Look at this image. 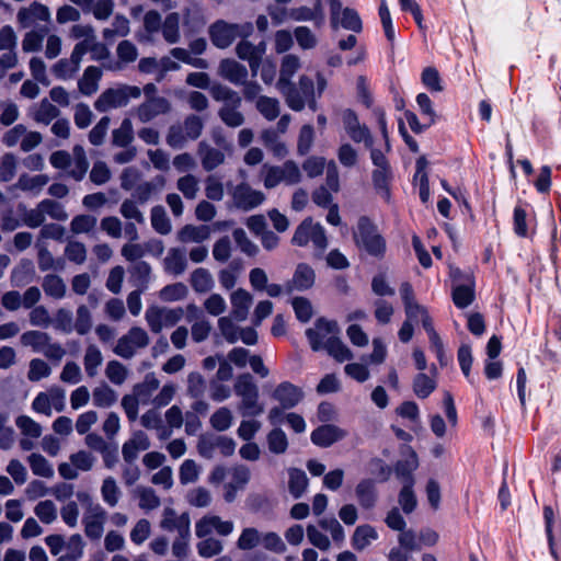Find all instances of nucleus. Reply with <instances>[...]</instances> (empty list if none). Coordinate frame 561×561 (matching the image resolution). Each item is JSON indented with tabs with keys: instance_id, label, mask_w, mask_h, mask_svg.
<instances>
[{
	"instance_id": "obj_1",
	"label": "nucleus",
	"mask_w": 561,
	"mask_h": 561,
	"mask_svg": "<svg viewBox=\"0 0 561 561\" xmlns=\"http://www.w3.org/2000/svg\"><path fill=\"white\" fill-rule=\"evenodd\" d=\"M336 322L318 319L314 325L306 331L310 346L313 351L325 350L337 362L353 358L352 351L340 340Z\"/></svg>"
},
{
	"instance_id": "obj_2",
	"label": "nucleus",
	"mask_w": 561,
	"mask_h": 561,
	"mask_svg": "<svg viewBox=\"0 0 561 561\" xmlns=\"http://www.w3.org/2000/svg\"><path fill=\"white\" fill-rule=\"evenodd\" d=\"M300 58L288 54L284 56L280 64L279 78L276 83L278 91L284 95L286 104L293 111L300 112L305 107V100L300 96L297 88L293 84L291 78L300 68Z\"/></svg>"
},
{
	"instance_id": "obj_3",
	"label": "nucleus",
	"mask_w": 561,
	"mask_h": 561,
	"mask_svg": "<svg viewBox=\"0 0 561 561\" xmlns=\"http://www.w3.org/2000/svg\"><path fill=\"white\" fill-rule=\"evenodd\" d=\"M263 185L272 190L284 183L285 185H295L301 181V172L298 164L293 160H287L282 165L264 164L261 170Z\"/></svg>"
},
{
	"instance_id": "obj_4",
	"label": "nucleus",
	"mask_w": 561,
	"mask_h": 561,
	"mask_svg": "<svg viewBox=\"0 0 561 561\" xmlns=\"http://www.w3.org/2000/svg\"><path fill=\"white\" fill-rule=\"evenodd\" d=\"M140 95L141 89L139 87L119 84L103 91L95 101L94 107L99 112H107L113 108L126 106L131 99H139Z\"/></svg>"
},
{
	"instance_id": "obj_5",
	"label": "nucleus",
	"mask_w": 561,
	"mask_h": 561,
	"mask_svg": "<svg viewBox=\"0 0 561 561\" xmlns=\"http://www.w3.org/2000/svg\"><path fill=\"white\" fill-rule=\"evenodd\" d=\"M253 32L251 23L229 24L219 20L209 26V37L211 43L220 48L229 47L237 37H249Z\"/></svg>"
},
{
	"instance_id": "obj_6",
	"label": "nucleus",
	"mask_w": 561,
	"mask_h": 561,
	"mask_svg": "<svg viewBox=\"0 0 561 561\" xmlns=\"http://www.w3.org/2000/svg\"><path fill=\"white\" fill-rule=\"evenodd\" d=\"M405 316L411 321H420L423 329L427 333L430 347L436 354L440 364H444V343L434 328V321L426 306L415 304L405 310Z\"/></svg>"
},
{
	"instance_id": "obj_7",
	"label": "nucleus",
	"mask_w": 561,
	"mask_h": 561,
	"mask_svg": "<svg viewBox=\"0 0 561 561\" xmlns=\"http://www.w3.org/2000/svg\"><path fill=\"white\" fill-rule=\"evenodd\" d=\"M356 244L370 255L381 256L386 251V241L378 233L377 228L367 218H360L355 232Z\"/></svg>"
},
{
	"instance_id": "obj_8",
	"label": "nucleus",
	"mask_w": 561,
	"mask_h": 561,
	"mask_svg": "<svg viewBox=\"0 0 561 561\" xmlns=\"http://www.w3.org/2000/svg\"><path fill=\"white\" fill-rule=\"evenodd\" d=\"M291 242L298 247H306L309 243L316 250L322 252L328 247V240L323 227L316 224L311 218L305 219L296 229Z\"/></svg>"
},
{
	"instance_id": "obj_9",
	"label": "nucleus",
	"mask_w": 561,
	"mask_h": 561,
	"mask_svg": "<svg viewBox=\"0 0 561 561\" xmlns=\"http://www.w3.org/2000/svg\"><path fill=\"white\" fill-rule=\"evenodd\" d=\"M182 317V308L150 306L145 312L147 324L153 333H160L165 328L174 327Z\"/></svg>"
},
{
	"instance_id": "obj_10",
	"label": "nucleus",
	"mask_w": 561,
	"mask_h": 561,
	"mask_svg": "<svg viewBox=\"0 0 561 561\" xmlns=\"http://www.w3.org/2000/svg\"><path fill=\"white\" fill-rule=\"evenodd\" d=\"M149 342L150 339L145 329L133 327L118 339L114 353L123 358H131L139 350L147 347Z\"/></svg>"
},
{
	"instance_id": "obj_11",
	"label": "nucleus",
	"mask_w": 561,
	"mask_h": 561,
	"mask_svg": "<svg viewBox=\"0 0 561 561\" xmlns=\"http://www.w3.org/2000/svg\"><path fill=\"white\" fill-rule=\"evenodd\" d=\"M228 187L232 205L238 209L248 211L260 206L265 201L264 193L252 188L248 183L242 182L236 186Z\"/></svg>"
},
{
	"instance_id": "obj_12",
	"label": "nucleus",
	"mask_w": 561,
	"mask_h": 561,
	"mask_svg": "<svg viewBox=\"0 0 561 561\" xmlns=\"http://www.w3.org/2000/svg\"><path fill=\"white\" fill-rule=\"evenodd\" d=\"M95 458L92 454L80 450L71 454L69 461L59 463L58 472L66 480H75L79 477V471H89L92 469Z\"/></svg>"
},
{
	"instance_id": "obj_13",
	"label": "nucleus",
	"mask_w": 561,
	"mask_h": 561,
	"mask_svg": "<svg viewBox=\"0 0 561 561\" xmlns=\"http://www.w3.org/2000/svg\"><path fill=\"white\" fill-rule=\"evenodd\" d=\"M327 88V79L321 72H317L316 75V83L307 75H302L299 77L298 81V92L300 96L305 100V105L312 110H317V98H320L323 91Z\"/></svg>"
},
{
	"instance_id": "obj_14",
	"label": "nucleus",
	"mask_w": 561,
	"mask_h": 561,
	"mask_svg": "<svg viewBox=\"0 0 561 561\" xmlns=\"http://www.w3.org/2000/svg\"><path fill=\"white\" fill-rule=\"evenodd\" d=\"M331 24L333 28L342 26L353 32L362 31V21L358 13L350 8H342L339 0H330Z\"/></svg>"
},
{
	"instance_id": "obj_15",
	"label": "nucleus",
	"mask_w": 561,
	"mask_h": 561,
	"mask_svg": "<svg viewBox=\"0 0 561 561\" xmlns=\"http://www.w3.org/2000/svg\"><path fill=\"white\" fill-rule=\"evenodd\" d=\"M106 512L100 504H90L85 507L82 517L84 534L92 540L100 539L104 533Z\"/></svg>"
},
{
	"instance_id": "obj_16",
	"label": "nucleus",
	"mask_w": 561,
	"mask_h": 561,
	"mask_svg": "<svg viewBox=\"0 0 561 561\" xmlns=\"http://www.w3.org/2000/svg\"><path fill=\"white\" fill-rule=\"evenodd\" d=\"M250 469L243 465L233 466L228 470V481L224 484L222 496L226 502L236 500L238 492L242 491L250 481Z\"/></svg>"
},
{
	"instance_id": "obj_17",
	"label": "nucleus",
	"mask_w": 561,
	"mask_h": 561,
	"mask_svg": "<svg viewBox=\"0 0 561 561\" xmlns=\"http://www.w3.org/2000/svg\"><path fill=\"white\" fill-rule=\"evenodd\" d=\"M234 529L232 520H224L217 515H205L195 524V535L205 538L216 533L219 536H229Z\"/></svg>"
},
{
	"instance_id": "obj_18",
	"label": "nucleus",
	"mask_w": 561,
	"mask_h": 561,
	"mask_svg": "<svg viewBox=\"0 0 561 561\" xmlns=\"http://www.w3.org/2000/svg\"><path fill=\"white\" fill-rule=\"evenodd\" d=\"M37 413L50 416L53 410L60 412L65 408V392L58 388H50L46 392L38 393L32 403Z\"/></svg>"
},
{
	"instance_id": "obj_19",
	"label": "nucleus",
	"mask_w": 561,
	"mask_h": 561,
	"mask_svg": "<svg viewBox=\"0 0 561 561\" xmlns=\"http://www.w3.org/2000/svg\"><path fill=\"white\" fill-rule=\"evenodd\" d=\"M230 314L237 322H243L248 319L250 309L253 305V296L244 288H237L229 294Z\"/></svg>"
},
{
	"instance_id": "obj_20",
	"label": "nucleus",
	"mask_w": 561,
	"mask_h": 561,
	"mask_svg": "<svg viewBox=\"0 0 561 561\" xmlns=\"http://www.w3.org/2000/svg\"><path fill=\"white\" fill-rule=\"evenodd\" d=\"M347 432L336 425L327 424L317 427L310 435L311 442L322 448L330 447L346 437Z\"/></svg>"
},
{
	"instance_id": "obj_21",
	"label": "nucleus",
	"mask_w": 561,
	"mask_h": 561,
	"mask_svg": "<svg viewBox=\"0 0 561 561\" xmlns=\"http://www.w3.org/2000/svg\"><path fill=\"white\" fill-rule=\"evenodd\" d=\"M302 397L304 393L301 389L288 381L279 383L272 393V398L276 400L283 409L296 407L301 401Z\"/></svg>"
},
{
	"instance_id": "obj_22",
	"label": "nucleus",
	"mask_w": 561,
	"mask_h": 561,
	"mask_svg": "<svg viewBox=\"0 0 561 561\" xmlns=\"http://www.w3.org/2000/svg\"><path fill=\"white\" fill-rule=\"evenodd\" d=\"M160 527L167 531H178L187 535L191 528V519L187 513L178 515L171 507H165L162 513Z\"/></svg>"
},
{
	"instance_id": "obj_23",
	"label": "nucleus",
	"mask_w": 561,
	"mask_h": 561,
	"mask_svg": "<svg viewBox=\"0 0 561 561\" xmlns=\"http://www.w3.org/2000/svg\"><path fill=\"white\" fill-rule=\"evenodd\" d=\"M49 20V9L39 2H33L30 7L22 8L18 12V21L23 27H30L39 21L48 22Z\"/></svg>"
},
{
	"instance_id": "obj_24",
	"label": "nucleus",
	"mask_w": 561,
	"mask_h": 561,
	"mask_svg": "<svg viewBox=\"0 0 561 561\" xmlns=\"http://www.w3.org/2000/svg\"><path fill=\"white\" fill-rule=\"evenodd\" d=\"M236 53L239 58L249 62L252 73L255 75L265 53V44L253 45L248 41H241L236 47Z\"/></svg>"
},
{
	"instance_id": "obj_25",
	"label": "nucleus",
	"mask_w": 561,
	"mask_h": 561,
	"mask_svg": "<svg viewBox=\"0 0 561 561\" xmlns=\"http://www.w3.org/2000/svg\"><path fill=\"white\" fill-rule=\"evenodd\" d=\"M150 446L149 438L142 431L135 432L131 437L126 440L122 447L123 458L126 462L131 463L138 457L140 451L147 450Z\"/></svg>"
},
{
	"instance_id": "obj_26",
	"label": "nucleus",
	"mask_w": 561,
	"mask_h": 561,
	"mask_svg": "<svg viewBox=\"0 0 561 561\" xmlns=\"http://www.w3.org/2000/svg\"><path fill=\"white\" fill-rule=\"evenodd\" d=\"M378 539V530L369 524H363L355 528L351 537V545L356 551H365Z\"/></svg>"
},
{
	"instance_id": "obj_27",
	"label": "nucleus",
	"mask_w": 561,
	"mask_h": 561,
	"mask_svg": "<svg viewBox=\"0 0 561 561\" xmlns=\"http://www.w3.org/2000/svg\"><path fill=\"white\" fill-rule=\"evenodd\" d=\"M343 122L345 129L350 137L356 142H365L367 147L373 146V139L369 135L368 129L362 126L358 122L357 116L352 111H346L343 114Z\"/></svg>"
},
{
	"instance_id": "obj_28",
	"label": "nucleus",
	"mask_w": 561,
	"mask_h": 561,
	"mask_svg": "<svg viewBox=\"0 0 561 561\" xmlns=\"http://www.w3.org/2000/svg\"><path fill=\"white\" fill-rule=\"evenodd\" d=\"M169 111L170 103L167 99L161 96L151 98L138 106L137 116L141 122L146 123Z\"/></svg>"
},
{
	"instance_id": "obj_29",
	"label": "nucleus",
	"mask_w": 561,
	"mask_h": 561,
	"mask_svg": "<svg viewBox=\"0 0 561 561\" xmlns=\"http://www.w3.org/2000/svg\"><path fill=\"white\" fill-rule=\"evenodd\" d=\"M218 73L233 84H244L248 78V70L233 59H224L218 68Z\"/></svg>"
},
{
	"instance_id": "obj_30",
	"label": "nucleus",
	"mask_w": 561,
	"mask_h": 561,
	"mask_svg": "<svg viewBox=\"0 0 561 561\" xmlns=\"http://www.w3.org/2000/svg\"><path fill=\"white\" fill-rule=\"evenodd\" d=\"M316 279L314 271L307 264L301 263L296 267L293 279L285 286L286 291L309 289Z\"/></svg>"
},
{
	"instance_id": "obj_31",
	"label": "nucleus",
	"mask_w": 561,
	"mask_h": 561,
	"mask_svg": "<svg viewBox=\"0 0 561 561\" xmlns=\"http://www.w3.org/2000/svg\"><path fill=\"white\" fill-rule=\"evenodd\" d=\"M30 116L39 124L49 125L59 115V110L49 100L43 99L30 108Z\"/></svg>"
},
{
	"instance_id": "obj_32",
	"label": "nucleus",
	"mask_w": 561,
	"mask_h": 561,
	"mask_svg": "<svg viewBox=\"0 0 561 561\" xmlns=\"http://www.w3.org/2000/svg\"><path fill=\"white\" fill-rule=\"evenodd\" d=\"M163 268L165 273L173 276L182 275L187 268L184 251L179 248H171L163 260Z\"/></svg>"
},
{
	"instance_id": "obj_33",
	"label": "nucleus",
	"mask_w": 561,
	"mask_h": 561,
	"mask_svg": "<svg viewBox=\"0 0 561 561\" xmlns=\"http://www.w3.org/2000/svg\"><path fill=\"white\" fill-rule=\"evenodd\" d=\"M190 284L196 294H206L214 289L215 279L208 270L198 267L191 273Z\"/></svg>"
},
{
	"instance_id": "obj_34",
	"label": "nucleus",
	"mask_w": 561,
	"mask_h": 561,
	"mask_svg": "<svg viewBox=\"0 0 561 561\" xmlns=\"http://www.w3.org/2000/svg\"><path fill=\"white\" fill-rule=\"evenodd\" d=\"M198 156L206 171H211L225 162L224 152L205 142L198 145Z\"/></svg>"
},
{
	"instance_id": "obj_35",
	"label": "nucleus",
	"mask_w": 561,
	"mask_h": 561,
	"mask_svg": "<svg viewBox=\"0 0 561 561\" xmlns=\"http://www.w3.org/2000/svg\"><path fill=\"white\" fill-rule=\"evenodd\" d=\"M419 467V459L412 449H408L403 458L400 459L396 465V473L401 479L402 483L408 481H414L412 472Z\"/></svg>"
},
{
	"instance_id": "obj_36",
	"label": "nucleus",
	"mask_w": 561,
	"mask_h": 561,
	"mask_svg": "<svg viewBox=\"0 0 561 561\" xmlns=\"http://www.w3.org/2000/svg\"><path fill=\"white\" fill-rule=\"evenodd\" d=\"M102 78V71L95 66H89L81 79L78 81L79 91L84 95H91L99 89V82Z\"/></svg>"
},
{
	"instance_id": "obj_37",
	"label": "nucleus",
	"mask_w": 561,
	"mask_h": 561,
	"mask_svg": "<svg viewBox=\"0 0 561 561\" xmlns=\"http://www.w3.org/2000/svg\"><path fill=\"white\" fill-rule=\"evenodd\" d=\"M211 230L208 226L186 225L178 232V239L184 243H201L209 239Z\"/></svg>"
},
{
	"instance_id": "obj_38",
	"label": "nucleus",
	"mask_w": 561,
	"mask_h": 561,
	"mask_svg": "<svg viewBox=\"0 0 561 561\" xmlns=\"http://www.w3.org/2000/svg\"><path fill=\"white\" fill-rule=\"evenodd\" d=\"M89 163L85 152L81 146H76L72 150L71 164L68 165V174L77 181L83 179L87 173Z\"/></svg>"
},
{
	"instance_id": "obj_39",
	"label": "nucleus",
	"mask_w": 561,
	"mask_h": 561,
	"mask_svg": "<svg viewBox=\"0 0 561 561\" xmlns=\"http://www.w3.org/2000/svg\"><path fill=\"white\" fill-rule=\"evenodd\" d=\"M48 182L49 178L46 174H22L16 182V187L25 192H31L34 195H38Z\"/></svg>"
},
{
	"instance_id": "obj_40",
	"label": "nucleus",
	"mask_w": 561,
	"mask_h": 561,
	"mask_svg": "<svg viewBox=\"0 0 561 561\" xmlns=\"http://www.w3.org/2000/svg\"><path fill=\"white\" fill-rule=\"evenodd\" d=\"M27 463L34 476L51 479L55 474L53 465L38 453H32L27 457Z\"/></svg>"
},
{
	"instance_id": "obj_41",
	"label": "nucleus",
	"mask_w": 561,
	"mask_h": 561,
	"mask_svg": "<svg viewBox=\"0 0 561 561\" xmlns=\"http://www.w3.org/2000/svg\"><path fill=\"white\" fill-rule=\"evenodd\" d=\"M263 145L276 157L284 158L288 153L287 146L279 139L278 133L274 129H266L261 134Z\"/></svg>"
},
{
	"instance_id": "obj_42",
	"label": "nucleus",
	"mask_w": 561,
	"mask_h": 561,
	"mask_svg": "<svg viewBox=\"0 0 561 561\" xmlns=\"http://www.w3.org/2000/svg\"><path fill=\"white\" fill-rule=\"evenodd\" d=\"M308 488V478L301 469L290 468L288 469V490L289 493L295 497L299 499L306 492Z\"/></svg>"
},
{
	"instance_id": "obj_43",
	"label": "nucleus",
	"mask_w": 561,
	"mask_h": 561,
	"mask_svg": "<svg viewBox=\"0 0 561 561\" xmlns=\"http://www.w3.org/2000/svg\"><path fill=\"white\" fill-rule=\"evenodd\" d=\"M161 32L164 41L169 44H175L180 41V15L170 13L161 24Z\"/></svg>"
},
{
	"instance_id": "obj_44",
	"label": "nucleus",
	"mask_w": 561,
	"mask_h": 561,
	"mask_svg": "<svg viewBox=\"0 0 561 561\" xmlns=\"http://www.w3.org/2000/svg\"><path fill=\"white\" fill-rule=\"evenodd\" d=\"M34 266L28 260H22L11 273V283L13 286H22L33 279Z\"/></svg>"
},
{
	"instance_id": "obj_45",
	"label": "nucleus",
	"mask_w": 561,
	"mask_h": 561,
	"mask_svg": "<svg viewBox=\"0 0 561 561\" xmlns=\"http://www.w3.org/2000/svg\"><path fill=\"white\" fill-rule=\"evenodd\" d=\"M202 473V467L193 459L184 460L179 468V479L183 485L195 483Z\"/></svg>"
},
{
	"instance_id": "obj_46",
	"label": "nucleus",
	"mask_w": 561,
	"mask_h": 561,
	"mask_svg": "<svg viewBox=\"0 0 561 561\" xmlns=\"http://www.w3.org/2000/svg\"><path fill=\"white\" fill-rule=\"evenodd\" d=\"M49 340L48 334L42 331H27L20 337L23 346L31 347L36 353H42Z\"/></svg>"
},
{
	"instance_id": "obj_47",
	"label": "nucleus",
	"mask_w": 561,
	"mask_h": 561,
	"mask_svg": "<svg viewBox=\"0 0 561 561\" xmlns=\"http://www.w3.org/2000/svg\"><path fill=\"white\" fill-rule=\"evenodd\" d=\"M187 286L180 282L167 285L159 291V298L164 302H175L184 300L187 297Z\"/></svg>"
},
{
	"instance_id": "obj_48",
	"label": "nucleus",
	"mask_w": 561,
	"mask_h": 561,
	"mask_svg": "<svg viewBox=\"0 0 561 561\" xmlns=\"http://www.w3.org/2000/svg\"><path fill=\"white\" fill-rule=\"evenodd\" d=\"M356 496L360 505L370 508L376 502V489L373 480H363L356 486Z\"/></svg>"
},
{
	"instance_id": "obj_49",
	"label": "nucleus",
	"mask_w": 561,
	"mask_h": 561,
	"mask_svg": "<svg viewBox=\"0 0 561 561\" xmlns=\"http://www.w3.org/2000/svg\"><path fill=\"white\" fill-rule=\"evenodd\" d=\"M234 392L243 400L259 394V389L250 374H242L234 382Z\"/></svg>"
},
{
	"instance_id": "obj_50",
	"label": "nucleus",
	"mask_w": 561,
	"mask_h": 561,
	"mask_svg": "<svg viewBox=\"0 0 561 561\" xmlns=\"http://www.w3.org/2000/svg\"><path fill=\"white\" fill-rule=\"evenodd\" d=\"M268 450L276 455L285 454L288 448V438L286 433L279 428H273L266 437Z\"/></svg>"
},
{
	"instance_id": "obj_51",
	"label": "nucleus",
	"mask_w": 561,
	"mask_h": 561,
	"mask_svg": "<svg viewBox=\"0 0 561 561\" xmlns=\"http://www.w3.org/2000/svg\"><path fill=\"white\" fill-rule=\"evenodd\" d=\"M121 490L114 478L107 477L103 480L101 485V496L105 504L114 507L118 504L121 499Z\"/></svg>"
},
{
	"instance_id": "obj_52",
	"label": "nucleus",
	"mask_w": 561,
	"mask_h": 561,
	"mask_svg": "<svg viewBox=\"0 0 561 561\" xmlns=\"http://www.w3.org/2000/svg\"><path fill=\"white\" fill-rule=\"evenodd\" d=\"M159 380L153 374H148L144 381L134 387V393L137 396L142 404L148 403L152 393L159 388Z\"/></svg>"
},
{
	"instance_id": "obj_53",
	"label": "nucleus",
	"mask_w": 561,
	"mask_h": 561,
	"mask_svg": "<svg viewBox=\"0 0 561 561\" xmlns=\"http://www.w3.org/2000/svg\"><path fill=\"white\" fill-rule=\"evenodd\" d=\"M236 318L231 314L221 316L217 321L218 330L221 336L229 343L238 342V332L240 327L236 324Z\"/></svg>"
},
{
	"instance_id": "obj_54",
	"label": "nucleus",
	"mask_w": 561,
	"mask_h": 561,
	"mask_svg": "<svg viewBox=\"0 0 561 561\" xmlns=\"http://www.w3.org/2000/svg\"><path fill=\"white\" fill-rule=\"evenodd\" d=\"M93 404L100 408H108L117 400L116 392L107 385H100L92 392Z\"/></svg>"
},
{
	"instance_id": "obj_55",
	"label": "nucleus",
	"mask_w": 561,
	"mask_h": 561,
	"mask_svg": "<svg viewBox=\"0 0 561 561\" xmlns=\"http://www.w3.org/2000/svg\"><path fill=\"white\" fill-rule=\"evenodd\" d=\"M453 301L457 308L463 309L471 305L474 299V290L472 284L456 285L453 288Z\"/></svg>"
},
{
	"instance_id": "obj_56",
	"label": "nucleus",
	"mask_w": 561,
	"mask_h": 561,
	"mask_svg": "<svg viewBox=\"0 0 561 561\" xmlns=\"http://www.w3.org/2000/svg\"><path fill=\"white\" fill-rule=\"evenodd\" d=\"M135 494L139 500V507L144 511H152L160 506V499L151 488L138 486Z\"/></svg>"
},
{
	"instance_id": "obj_57",
	"label": "nucleus",
	"mask_w": 561,
	"mask_h": 561,
	"mask_svg": "<svg viewBox=\"0 0 561 561\" xmlns=\"http://www.w3.org/2000/svg\"><path fill=\"white\" fill-rule=\"evenodd\" d=\"M436 389V380L423 373L415 376L413 391L420 399L427 398Z\"/></svg>"
},
{
	"instance_id": "obj_58",
	"label": "nucleus",
	"mask_w": 561,
	"mask_h": 561,
	"mask_svg": "<svg viewBox=\"0 0 561 561\" xmlns=\"http://www.w3.org/2000/svg\"><path fill=\"white\" fill-rule=\"evenodd\" d=\"M34 513L38 519L46 525L53 524L58 516L57 506L50 500L38 502L34 507Z\"/></svg>"
},
{
	"instance_id": "obj_59",
	"label": "nucleus",
	"mask_w": 561,
	"mask_h": 561,
	"mask_svg": "<svg viewBox=\"0 0 561 561\" xmlns=\"http://www.w3.org/2000/svg\"><path fill=\"white\" fill-rule=\"evenodd\" d=\"M232 421L233 414L231 410L226 407H221L216 410L209 419L211 427L218 432H225L229 430L232 425Z\"/></svg>"
},
{
	"instance_id": "obj_60",
	"label": "nucleus",
	"mask_w": 561,
	"mask_h": 561,
	"mask_svg": "<svg viewBox=\"0 0 561 561\" xmlns=\"http://www.w3.org/2000/svg\"><path fill=\"white\" fill-rule=\"evenodd\" d=\"M203 308L209 316L220 318L227 310V302L220 294L211 293L204 299Z\"/></svg>"
},
{
	"instance_id": "obj_61",
	"label": "nucleus",
	"mask_w": 561,
	"mask_h": 561,
	"mask_svg": "<svg viewBox=\"0 0 561 561\" xmlns=\"http://www.w3.org/2000/svg\"><path fill=\"white\" fill-rule=\"evenodd\" d=\"M294 36L297 45L304 50L316 48L319 42L318 36L308 26H297Z\"/></svg>"
},
{
	"instance_id": "obj_62",
	"label": "nucleus",
	"mask_w": 561,
	"mask_h": 561,
	"mask_svg": "<svg viewBox=\"0 0 561 561\" xmlns=\"http://www.w3.org/2000/svg\"><path fill=\"white\" fill-rule=\"evenodd\" d=\"M102 362L103 356L101 351L95 345L88 346L83 358L84 369L88 376L94 377Z\"/></svg>"
},
{
	"instance_id": "obj_63",
	"label": "nucleus",
	"mask_w": 561,
	"mask_h": 561,
	"mask_svg": "<svg viewBox=\"0 0 561 561\" xmlns=\"http://www.w3.org/2000/svg\"><path fill=\"white\" fill-rule=\"evenodd\" d=\"M134 139V128L129 118L123 119L121 126L113 130V144L127 147Z\"/></svg>"
},
{
	"instance_id": "obj_64",
	"label": "nucleus",
	"mask_w": 561,
	"mask_h": 561,
	"mask_svg": "<svg viewBox=\"0 0 561 561\" xmlns=\"http://www.w3.org/2000/svg\"><path fill=\"white\" fill-rule=\"evenodd\" d=\"M210 94L216 101L224 102L225 104H231L233 106H240L241 104V99L238 93L222 84L211 85Z\"/></svg>"
}]
</instances>
